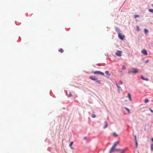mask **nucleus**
Instances as JSON below:
<instances>
[{"instance_id":"nucleus-29","label":"nucleus","mask_w":153,"mask_h":153,"mask_svg":"<svg viewBox=\"0 0 153 153\" xmlns=\"http://www.w3.org/2000/svg\"><path fill=\"white\" fill-rule=\"evenodd\" d=\"M149 62V60H146V62H145V63H148Z\"/></svg>"},{"instance_id":"nucleus-32","label":"nucleus","mask_w":153,"mask_h":153,"mask_svg":"<svg viewBox=\"0 0 153 153\" xmlns=\"http://www.w3.org/2000/svg\"><path fill=\"white\" fill-rule=\"evenodd\" d=\"M87 139V137H85L84 138V139L85 140H86Z\"/></svg>"},{"instance_id":"nucleus-31","label":"nucleus","mask_w":153,"mask_h":153,"mask_svg":"<svg viewBox=\"0 0 153 153\" xmlns=\"http://www.w3.org/2000/svg\"><path fill=\"white\" fill-rule=\"evenodd\" d=\"M151 141L153 143V138H151Z\"/></svg>"},{"instance_id":"nucleus-26","label":"nucleus","mask_w":153,"mask_h":153,"mask_svg":"<svg viewBox=\"0 0 153 153\" xmlns=\"http://www.w3.org/2000/svg\"><path fill=\"white\" fill-rule=\"evenodd\" d=\"M134 16L135 18H136L137 17H140V16L139 15H135Z\"/></svg>"},{"instance_id":"nucleus-17","label":"nucleus","mask_w":153,"mask_h":153,"mask_svg":"<svg viewBox=\"0 0 153 153\" xmlns=\"http://www.w3.org/2000/svg\"><path fill=\"white\" fill-rule=\"evenodd\" d=\"M113 135L115 136V137H117V133L115 132H113Z\"/></svg>"},{"instance_id":"nucleus-10","label":"nucleus","mask_w":153,"mask_h":153,"mask_svg":"<svg viewBox=\"0 0 153 153\" xmlns=\"http://www.w3.org/2000/svg\"><path fill=\"white\" fill-rule=\"evenodd\" d=\"M141 77L142 79L143 80H146L148 81L149 80V79L148 78H145L143 76H141Z\"/></svg>"},{"instance_id":"nucleus-20","label":"nucleus","mask_w":153,"mask_h":153,"mask_svg":"<svg viewBox=\"0 0 153 153\" xmlns=\"http://www.w3.org/2000/svg\"><path fill=\"white\" fill-rule=\"evenodd\" d=\"M149 101V100L148 99H146L145 100V102L146 103H147V102H148Z\"/></svg>"},{"instance_id":"nucleus-19","label":"nucleus","mask_w":153,"mask_h":153,"mask_svg":"<svg viewBox=\"0 0 153 153\" xmlns=\"http://www.w3.org/2000/svg\"><path fill=\"white\" fill-rule=\"evenodd\" d=\"M151 150H153V144H152L151 145Z\"/></svg>"},{"instance_id":"nucleus-24","label":"nucleus","mask_w":153,"mask_h":153,"mask_svg":"<svg viewBox=\"0 0 153 153\" xmlns=\"http://www.w3.org/2000/svg\"><path fill=\"white\" fill-rule=\"evenodd\" d=\"M72 96V95L71 92H70L68 96L69 97H71Z\"/></svg>"},{"instance_id":"nucleus-34","label":"nucleus","mask_w":153,"mask_h":153,"mask_svg":"<svg viewBox=\"0 0 153 153\" xmlns=\"http://www.w3.org/2000/svg\"><path fill=\"white\" fill-rule=\"evenodd\" d=\"M152 6H153V4H152Z\"/></svg>"},{"instance_id":"nucleus-30","label":"nucleus","mask_w":153,"mask_h":153,"mask_svg":"<svg viewBox=\"0 0 153 153\" xmlns=\"http://www.w3.org/2000/svg\"><path fill=\"white\" fill-rule=\"evenodd\" d=\"M150 110L151 112H152V113H153V111L152 110L150 109Z\"/></svg>"},{"instance_id":"nucleus-5","label":"nucleus","mask_w":153,"mask_h":153,"mask_svg":"<svg viewBox=\"0 0 153 153\" xmlns=\"http://www.w3.org/2000/svg\"><path fill=\"white\" fill-rule=\"evenodd\" d=\"M126 150L125 149H116L115 151L117 152H120L121 153H124Z\"/></svg>"},{"instance_id":"nucleus-12","label":"nucleus","mask_w":153,"mask_h":153,"mask_svg":"<svg viewBox=\"0 0 153 153\" xmlns=\"http://www.w3.org/2000/svg\"><path fill=\"white\" fill-rule=\"evenodd\" d=\"M73 142H71L69 145V147L71 148V149H73V148L72 146V145L73 144Z\"/></svg>"},{"instance_id":"nucleus-28","label":"nucleus","mask_w":153,"mask_h":153,"mask_svg":"<svg viewBox=\"0 0 153 153\" xmlns=\"http://www.w3.org/2000/svg\"><path fill=\"white\" fill-rule=\"evenodd\" d=\"M120 84L121 85H122L123 83V82L121 81H120Z\"/></svg>"},{"instance_id":"nucleus-21","label":"nucleus","mask_w":153,"mask_h":153,"mask_svg":"<svg viewBox=\"0 0 153 153\" xmlns=\"http://www.w3.org/2000/svg\"><path fill=\"white\" fill-rule=\"evenodd\" d=\"M126 68V66H125V65H123V66H122V69L123 70H124Z\"/></svg>"},{"instance_id":"nucleus-13","label":"nucleus","mask_w":153,"mask_h":153,"mask_svg":"<svg viewBox=\"0 0 153 153\" xmlns=\"http://www.w3.org/2000/svg\"><path fill=\"white\" fill-rule=\"evenodd\" d=\"M128 97L129 98V100L130 101H131V95L130 94V93H128Z\"/></svg>"},{"instance_id":"nucleus-27","label":"nucleus","mask_w":153,"mask_h":153,"mask_svg":"<svg viewBox=\"0 0 153 153\" xmlns=\"http://www.w3.org/2000/svg\"><path fill=\"white\" fill-rule=\"evenodd\" d=\"M108 125H105L103 127V128H105L108 127Z\"/></svg>"},{"instance_id":"nucleus-33","label":"nucleus","mask_w":153,"mask_h":153,"mask_svg":"<svg viewBox=\"0 0 153 153\" xmlns=\"http://www.w3.org/2000/svg\"><path fill=\"white\" fill-rule=\"evenodd\" d=\"M137 27V30H138L139 31V30H138V28H139V27L138 26Z\"/></svg>"},{"instance_id":"nucleus-7","label":"nucleus","mask_w":153,"mask_h":153,"mask_svg":"<svg viewBox=\"0 0 153 153\" xmlns=\"http://www.w3.org/2000/svg\"><path fill=\"white\" fill-rule=\"evenodd\" d=\"M141 52L143 54L145 55H147V51L145 49L141 51Z\"/></svg>"},{"instance_id":"nucleus-25","label":"nucleus","mask_w":153,"mask_h":153,"mask_svg":"<svg viewBox=\"0 0 153 153\" xmlns=\"http://www.w3.org/2000/svg\"><path fill=\"white\" fill-rule=\"evenodd\" d=\"M116 85L118 88L120 89V87L118 85L117 83H116Z\"/></svg>"},{"instance_id":"nucleus-1","label":"nucleus","mask_w":153,"mask_h":153,"mask_svg":"<svg viewBox=\"0 0 153 153\" xmlns=\"http://www.w3.org/2000/svg\"><path fill=\"white\" fill-rule=\"evenodd\" d=\"M139 72L137 68H132L131 70H129L128 71V73L130 74H136L138 73Z\"/></svg>"},{"instance_id":"nucleus-15","label":"nucleus","mask_w":153,"mask_h":153,"mask_svg":"<svg viewBox=\"0 0 153 153\" xmlns=\"http://www.w3.org/2000/svg\"><path fill=\"white\" fill-rule=\"evenodd\" d=\"M59 51L61 53H62L63 52V50L62 48H61L59 50Z\"/></svg>"},{"instance_id":"nucleus-23","label":"nucleus","mask_w":153,"mask_h":153,"mask_svg":"<svg viewBox=\"0 0 153 153\" xmlns=\"http://www.w3.org/2000/svg\"><path fill=\"white\" fill-rule=\"evenodd\" d=\"M149 12L152 13H153V9H149Z\"/></svg>"},{"instance_id":"nucleus-18","label":"nucleus","mask_w":153,"mask_h":153,"mask_svg":"<svg viewBox=\"0 0 153 153\" xmlns=\"http://www.w3.org/2000/svg\"><path fill=\"white\" fill-rule=\"evenodd\" d=\"M125 108L129 113H130L131 112L129 109L126 108Z\"/></svg>"},{"instance_id":"nucleus-22","label":"nucleus","mask_w":153,"mask_h":153,"mask_svg":"<svg viewBox=\"0 0 153 153\" xmlns=\"http://www.w3.org/2000/svg\"><path fill=\"white\" fill-rule=\"evenodd\" d=\"M91 116L93 118H94L96 117V115L94 114H92Z\"/></svg>"},{"instance_id":"nucleus-6","label":"nucleus","mask_w":153,"mask_h":153,"mask_svg":"<svg viewBox=\"0 0 153 153\" xmlns=\"http://www.w3.org/2000/svg\"><path fill=\"white\" fill-rule=\"evenodd\" d=\"M119 37L121 39H123L125 38V36L121 33H119L118 34Z\"/></svg>"},{"instance_id":"nucleus-14","label":"nucleus","mask_w":153,"mask_h":153,"mask_svg":"<svg viewBox=\"0 0 153 153\" xmlns=\"http://www.w3.org/2000/svg\"><path fill=\"white\" fill-rule=\"evenodd\" d=\"M105 73L108 76H110L111 75L110 73H109V72L108 71H105Z\"/></svg>"},{"instance_id":"nucleus-3","label":"nucleus","mask_w":153,"mask_h":153,"mask_svg":"<svg viewBox=\"0 0 153 153\" xmlns=\"http://www.w3.org/2000/svg\"><path fill=\"white\" fill-rule=\"evenodd\" d=\"M93 73L94 74H99L102 75V76H104V73L100 71H93Z\"/></svg>"},{"instance_id":"nucleus-8","label":"nucleus","mask_w":153,"mask_h":153,"mask_svg":"<svg viewBox=\"0 0 153 153\" xmlns=\"http://www.w3.org/2000/svg\"><path fill=\"white\" fill-rule=\"evenodd\" d=\"M134 139L135 141V144H136V147L137 148L138 146V143L137 141V136L136 135H135L134 136Z\"/></svg>"},{"instance_id":"nucleus-4","label":"nucleus","mask_w":153,"mask_h":153,"mask_svg":"<svg viewBox=\"0 0 153 153\" xmlns=\"http://www.w3.org/2000/svg\"><path fill=\"white\" fill-rule=\"evenodd\" d=\"M122 51H118L115 53V54L118 56H122Z\"/></svg>"},{"instance_id":"nucleus-11","label":"nucleus","mask_w":153,"mask_h":153,"mask_svg":"<svg viewBox=\"0 0 153 153\" xmlns=\"http://www.w3.org/2000/svg\"><path fill=\"white\" fill-rule=\"evenodd\" d=\"M118 143H119L118 141H116V142H115L114 143L113 146L115 147L118 144Z\"/></svg>"},{"instance_id":"nucleus-9","label":"nucleus","mask_w":153,"mask_h":153,"mask_svg":"<svg viewBox=\"0 0 153 153\" xmlns=\"http://www.w3.org/2000/svg\"><path fill=\"white\" fill-rule=\"evenodd\" d=\"M115 147L112 146L110 150V153H111L112 152H113L114 151H115V149L114 148Z\"/></svg>"},{"instance_id":"nucleus-2","label":"nucleus","mask_w":153,"mask_h":153,"mask_svg":"<svg viewBox=\"0 0 153 153\" xmlns=\"http://www.w3.org/2000/svg\"><path fill=\"white\" fill-rule=\"evenodd\" d=\"M89 78L93 80H94L96 82L99 83V84H101L100 81L95 76H90Z\"/></svg>"},{"instance_id":"nucleus-16","label":"nucleus","mask_w":153,"mask_h":153,"mask_svg":"<svg viewBox=\"0 0 153 153\" xmlns=\"http://www.w3.org/2000/svg\"><path fill=\"white\" fill-rule=\"evenodd\" d=\"M148 31L147 29H144V32H145V33L147 34L148 33Z\"/></svg>"}]
</instances>
